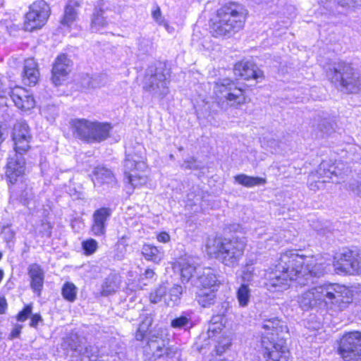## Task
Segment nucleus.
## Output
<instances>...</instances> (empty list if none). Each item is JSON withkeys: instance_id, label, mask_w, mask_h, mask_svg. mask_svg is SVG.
<instances>
[{"instance_id": "nucleus-1", "label": "nucleus", "mask_w": 361, "mask_h": 361, "mask_svg": "<svg viewBox=\"0 0 361 361\" xmlns=\"http://www.w3.org/2000/svg\"><path fill=\"white\" fill-rule=\"evenodd\" d=\"M325 268L313 257L299 255L289 250L281 254L274 269L265 274L266 288L272 293L287 290L290 283L296 281L300 286L313 283L312 278L324 274Z\"/></svg>"}, {"instance_id": "nucleus-2", "label": "nucleus", "mask_w": 361, "mask_h": 361, "mask_svg": "<svg viewBox=\"0 0 361 361\" xmlns=\"http://www.w3.org/2000/svg\"><path fill=\"white\" fill-rule=\"evenodd\" d=\"M351 300L350 290L338 283L318 286L303 292L298 297L299 306L304 311L323 308L343 310Z\"/></svg>"}, {"instance_id": "nucleus-3", "label": "nucleus", "mask_w": 361, "mask_h": 361, "mask_svg": "<svg viewBox=\"0 0 361 361\" xmlns=\"http://www.w3.org/2000/svg\"><path fill=\"white\" fill-rule=\"evenodd\" d=\"M260 352L266 361H288L290 352L286 346V338L289 335L284 322L277 318L265 319L263 322Z\"/></svg>"}, {"instance_id": "nucleus-4", "label": "nucleus", "mask_w": 361, "mask_h": 361, "mask_svg": "<svg viewBox=\"0 0 361 361\" xmlns=\"http://www.w3.org/2000/svg\"><path fill=\"white\" fill-rule=\"evenodd\" d=\"M244 237L209 238L206 244L207 254L229 267H236L242 259L246 246Z\"/></svg>"}, {"instance_id": "nucleus-5", "label": "nucleus", "mask_w": 361, "mask_h": 361, "mask_svg": "<svg viewBox=\"0 0 361 361\" xmlns=\"http://www.w3.org/2000/svg\"><path fill=\"white\" fill-rule=\"evenodd\" d=\"M247 11L241 4L230 2L217 11L216 20L212 23L213 36L230 37L244 25Z\"/></svg>"}, {"instance_id": "nucleus-6", "label": "nucleus", "mask_w": 361, "mask_h": 361, "mask_svg": "<svg viewBox=\"0 0 361 361\" xmlns=\"http://www.w3.org/2000/svg\"><path fill=\"white\" fill-rule=\"evenodd\" d=\"M326 75L341 92L355 94L361 90V74L350 63L334 62L326 69Z\"/></svg>"}, {"instance_id": "nucleus-7", "label": "nucleus", "mask_w": 361, "mask_h": 361, "mask_svg": "<svg viewBox=\"0 0 361 361\" xmlns=\"http://www.w3.org/2000/svg\"><path fill=\"white\" fill-rule=\"evenodd\" d=\"M149 326L140 322L138 329L135 333L137 341H142L147 338V343L145 347V351L151 354L154 359L159 358L166 355L167 357H173L176 349L167 348L169 343L166 338V330L161 327H154L147 334Z\"/></svg>"}, {"instance_id": "nucleus-8", "label": "nucleus", "mask_w": 361, "mask_h": 361, "mask_svg": "<svg viewBox=\"0 0 361 361\" xmlns=\"http://www.w3.org/2000/svg\"><path fill=\"white\" fill-rule=\"evenodd\" d=\"M146 157L143 146L137 143L133 149L126 148L124 161V176L126 182L131 189L141 186L147 181L146 176L140 173L146 169Z\"/></svg>"}, {"instance_id": "nucleus-9", "label": "nucleus", "mask_w": 361, "mask_h": 361, "mask_svg": "<svg viewBox=\"0 0 361 361\" xmlns=\"http://www.w3.org/2000/svg\"><path fill=\"white\" fill-rule=\"evenodd\" d=\"M73 135L87 143H99L110 135L112 126L106 122L75 118L70 121Z\"/></svg>"}, {"instance_id": "nucleus-10", "label": "nucleus", "mask_w": 361, "mask_h": 361, "mask_svg": "<svg viewBox=\"0 0 361 361\" xmlns=\"http://www.w3.org/2000/svg\"><path fill=\"white\" fill-rule=\"evenodd\" d=\"M214 92L219 102H226L230 106L236 108L247 102L244 90L228 78L219 80L214 85Z\"/></svg>"}, {"instance_id": "nucleus-11", "label": "nucleus", "mask_w": 361, "mask_h": 361, "mask_svg": "<svg viewBox=\"0 0 361 361\" xmlns=\"http://www.w3.org/2000/svg\"><path fill=\"white\" fill-rule=\"evenodd\" d=\"M169 85L163 67H150L144 79L143 90L154 97L163 99L169 93Z\"/></svg>"}, {"instance_id": "nucleus-12", "label": "nucleus", "mask_w": 361, "mask_h": 361, "mask_svg": "<svg viewBox=\"0 0 361 361\" xmlns=\"http://www.w3.org/2000/svg\"><path fill=\"white\" fill-rule=\"evenodd\" d=\"M338 353L343 361H361V332L345 334L339 341Z\"/></svg>"}, {"instance_id": "nucleus-13", "label": "nucleus", "mask_w": 361, "mask_h": 361, "mask_svg": "<svg viewBox=\"0 0 361 361\" xmlns=\"http://www.w3.org/2000/svg\"><path fill=\"white\" fill-rule=\"evenodd\" d=\"M50 13V7L45 1L38 0L32 3L25 16V30L32 32L41 28L47 21Z\"/></svg>"}, {"instance_id": "nucleus-14", "label": "nucleus", "mask_w": 361, "mask_h": 361, "mask_svg": "<svg viewBox=\"0 0 361 361\" xmlns=\"http://www.w3.org/2000/svg\"><path fill=\"white\" fill-rule=\"evenodd\" d=\"M334 267L338 274H361V255L345 250L335 257Z\"/></svg>"}, {"instance_id": "nucleus-15", "label": "nucleus", "mask_w": 361, "mask_h": 361, "mask_svg": "<svg viewBox=\"0 0 361 361\" xmlns=\"http://www.w3.org/2000/svg\"><path fill=\"white\" fill-rule=\"evenodd\" d=\"M345 173L343 164L332 163L331 161H323L319 164L317 173L319 178H324L321 183L331 181L335 183H340L339 178H343Z\"/></svg>"}, {"instance_id": "nucleus-16", "label": "nucleus", "mask_w": 361, "mask_h": 361, "mask_svg": "<svg viewBox=\"0 0 361 361\" xmlns=\"http://www.w3.org/2000/svg\"><path fill=\"white\" fill-rule=\"evenodd\" d=\"M21 155L22 154L15 152L13 157L8 158L6 176L11 183L13 184L17 182L19 178H23L25 162Z\"/></svg>"}, {"instance_id": "nucleus-17", "label": "nucleus", "mask_w": 361, "mask_h": 361, "mask_svg": "<svg viewBox=\"0 0 361 361\" xmlns=\"http://www.w3.org/2000/svg\"><path fill=\"white\" fill-rule=\"evenodd\" d=\"M219 283L216 271L210 267L199 269L195 281H192L193 286L201 289L212 290Z\"/></svg>"}, {"instance_id": "nucleus-18", "label": "nucleus", "mask_w": 361, "mask_h": 361, "mask_svg": "<svg viewBox=\"0 0 361 361\" xmlns=\"http://www.w3.org/2000/svg\"><path fill=\"white\" fill-rule=\"evenodd\" d=\"M71 60L64 54L59 55L55 60L52 68L51 80L58 86L61 85L71 71Z\"/></svg>"}, {"instance_id": "nucleus-19", "label": "nucleus", "mask_w": 361, "mask_h": 361, "mask_svg": "<svg viewBox=\"0 0 361 361\" xmlns=\"http://www.w3.org/2000/svg\"><path fill=\"white\" fill-rule=\"evenodd\" d=\"M111 215V209L102 207L94 212L91 231L95 236H102L106 233V221Z\"/></svg>"}, {"instance_id": "nucleus-20", "label": "nucleus", "mask_w": 361, "mask_h": 361, "mask_svg": "<svg viewBox=\"0 0 361 361\" xmlns=\"http://www.w3.org/2000/svg\"><path fill=\"white\" fill-rule=\"evenodd\" d=\"M234 73L237 77L244 80H258L263 78V72L250 61L237 63L234 66Z\"/></svg>"}, {"instance_id": "nucleus-21", "label": "nucleus", "mask_w": 361, "mask_h": 361, "mask_svg": "<svg viewBox=\"0 0 361 361\" xmlns=\"http://www.w3.org/2000/svg\"><path fill=\"white\" fill-rule=\"evenodd\" d=\"M62 345L73 352V355L89 357V352H92V346H87L85 339L77 334H72L66 337Z\"/></svg>"}, {"instance_id": "nucleus-22", "label": "nucleus", "mask_w": 361, "mask_h": 361, "mask_svg": "<svg viewBox=\"0 0 361 361\" xmlns=\"http://www.w3.org/2000/svg\"><path fill=\"white\" fill-rule=\"evenodd\" d=\"M9 94L15 105L22 110H29L35 106L33 97L24 88L16 87Z\"/></svg>"}, {"instance_id": "nucleus-23", "label": "nucleus", "mask_w": 361, "mask_h": 361, "mask_svg": "<svg viewBox=\"0 0 361 361\" xmlns=\"http://www.w3.org/2000/svg\"><path fill=\"white\" fill-rule=\"evenodd\" d=\"M108 10L104 0H99L94 6V11L92 15L90 27L92 32H97L108 25L106 17L104 16L106 11Z\"/></svg>"}, {"instance_id": "nucleus-24", "label": "nucleus", "mask_w": 361, "mask_h": 361, "mask_svg": "<svg viewBox=\"0 0 361 361\" xmlns=\"http://www.w3.org/2000/svg\"><path fill=\"white\" fill-rule=\"evenodd\" d=\"M178 265L180 271V278L182 281L188 282L195 281V274L198 275V270L201 267H197L194 259L191 257H184L179 259Z\"/></svg>"}, {"instance_id": "nucleus-25", "label": "nucleus", "mask_w": 361, "mask_h": 361, "mask_svg": "<svg viewBox=\"0 0 361 361\" xmlns=\"http://www.w3.org/2000/svg\"><path fill=\"white\" fill-rule=\"evenodd\" d=\"M28 275L30 278L31 288L39 295L44 285V271L39 264H32L28 267Z\"/></svg>"}, {"instance_id": "nucleus-26", "label": "nucleus", "mask_w": 361, "mask_h": 361, "mask_svg": "<svg viewBox=\"0 0 361 361\" xmlns=\"http://www.w3.org/2000/svg\"><path fill=\"white\" fill-rule=\"evenodd\" d=\"M92 173V180L95 185L103 184L113 185L116 183V179L113 172L103 166L95 167Z\"/></svg>"}, {"instance_id": "nucleus-27", "label": "nucleus", "mask_w": 361, "mask_h": 361, "mask_svg": "<svg viewBox=\"0 0 361 361\" xmlns=\"http://www.w3.org/2000/svg\"><path fill=\"white\" fill-rule=\"evenodd\" d=\"M39 71L37 63L33 59H27L25 61L23 80L25 84L34 85L37 83Z\"/></svg>"}, {"instance_id": "nucleus-28", "label": "nucleus", "mask_w": 361, "mask_h": 361, "mask_svg": "<svg viewBox=\"0 0 361 361\" xmlns=\"http://www.w3.org/2000/svg\"><path fill=\"white\" fill-rule=\"evenodd\" d=\"M80 3L76 0H71L65 7L64 14L61 23L63 25L69 27L76 20L78 16V8Z\"/></svg>"}, {"instance_id": "nucleus-29", "label": "nucleus", "mask_w": 361, "mask_h": 361, "mask_svg": "<svg viewBox=\"0 0 361 361\" xmlns=\"http://www.w3.org/2000/svg\"><path fill=\"white\" fill-rule=\"evenodd\" d=\"M20 130L13 128V140L15 145V152L19 154L25 153L30 148V142L32 138L24 137V135H20Z\"/></svg>"}, {"instance_id": "nucleus-30", "label": "nucleus", "mask_w": 361, "mask_h": 361, "mask_svg": "<svg viewBox=\"0 0 361 361\" xmlns=\"http://www.w3.org/2000/svg\"><path fill=\"white\" fill-rule=\"evenodd\" d=\"M121 283L120 276L116 274H110L102 286V294L109 295L115 293Z\"/></svg>"}, {"instance_id": "nucleus-31", "label": "nucleus", "mask_w": 361, "mask_h": 361, "mask_svg": "<svg viewBox=\"0 0 361 361\" xmlns=\"http://www.w3.org/2000/svg\"><path fill=\"white\" fill-rule=\"evenodd\" d=\"M192 325V313L189 312H183L171 322V326L176 329L187 330L190 329Z\"/></svg>"}, {"instance_id": "nucleus-32", "label": "nucleus", "mask_w": 361, "mask_h": 361, "mask_svg": "<svg viewBox=\"0 0 361 361\" xmlns=\"http://www.w3.org/2000/svg\"><path fill=\"white\" fill-rule=\"evenodd\" d=\"M142 253L147 260L152 261L154 263H159L164 257L162 252H161L157 247L150 244H145L143 245L142 248Z\"/></svg>"}, {"instance_id": "nucleus-33", "label": "nucleus", "mask_w": 361, "mask_h": 361, "mask_svg": "<svg viewBox=\"0 0 361 361\" xmlns=\"http://www.w3.org/2000/svg\"><path fill=\"white\" fill-rule=\"evenodd\" d=\"M236 298L240 307L248 305L251 298V289L248 283H242L236 292Z\"/></svg>"}, {"instance_id": "nucleus-34", "label": "nucleus", "mask_w": 361, "mask_h": 361, "mask_svg": "<svg viewBox=\"0 0 361 361\" xmlns=\"http://www.w3.org/2000/svg\"><path fill=\"white\" fill-rule=\"evenodd\" d=\"M183 293V288L180 285H174L166 295L164 302L167 306L173 307L177 305Z\"/></svg>"}, {"instance_id": "nucleus-35", "label": "nucleus", "mask_w": 361, "mask_h": 361, "mask_svg": "<svg viewBox=\"0 0 361 361\" xmlns=\"http://www.w3.org/2000/svg\"><path fill=\"white\" fill-rule=\"evenodd\" d=\"M234 178L235 182L247 188L263 185L266 183V180L263 178L252 177L245 174L237 175Z\"/></svg>"}, {"instance_id": "nucleus-36", "label": "nucleus", "mask_w": 361, "mask_h": 361, "mask_svg": "<svg viewBox=\"0 0 361 361\" xmlns=\"http://www.w3.org/2000/svg\"><path fill=\"white\" fill-rule=\"evenodd\" d=\"M216 293L214 290L201 289L197 293V302L203 307H207L214 302Z\"/></svg>"}, {"instance_id": "nucleus-37", "label": "nucleus", "mask_w": 361, "mask_h": 361, "mask_svg": "<svg viewBox=\"0 0 361 361\" xmlns=\"http://www.w3.org/2000/svg\"><path fill=\"white\" fill-rule=\"evenodd\" d=\"M152 16L154 20L160 26L164 27L165 30L170 34L173 33L174 28L169 25L164 17L162 16L159 6H156L152 11Z\"/></svg>"}, {"instance_id": "nucleus-38", "label": "nucleus", "mask_w": 361, "mask_h": 361, "mask_svg": "<svg viewBox=\"0 0 361 361\" xmlns=\"http://www.w3.org/2000/svg\"><path fill=\"white\" fill-rule=\"evenodd\" d=\"M61 293L64 299L73 302L76 298L77 288L73 283L66 282L63 286Z\"/></svg>"}, {"instance_id": "nucleus-39", "label": "nucleus", "mask_w": 361, "mask_h": 361, "mask_svg": "<svg viewBox=\"0 0 361 361\" xmlns=\"http://www.w3.org/2000/svg\"><path fill=\"white\" fill-rule=\"evenodd\" d=\"M216 307L219 308L217 314L212 316L210 320V323L223 324L224 317L228 307V302H224L219 305Z\"/></svg>"}, {"instance_id": "nucleus-40", "label": "nucleus", "mask_w": 361, "mask_h": 361, "mask_svg": "<svg viewBox=\"0 0 361 361\" xmlns=\"http://www.w3.org/2000/svg\"><path fill=\"white\" fill-rule=\"evenodd\" d=\"M137 47L142 54H150L153 49V43L149 39L141 37L138 39Z\"/></svg>"}, {"instance_id": "nucleus-41", "label": "nucleus", "mask_w": 361, "mask_h": 361, "mask_svg": "<svg viewBox=\"0 0 361 361\" xmlns=\"http://www.w3.org/2000/svg\"><path fill=\"white\" fill-rule=\"evenodd\" d=\"M166 288L164 286H160L154 292L150 294L149 300L152 303H158L163 297L166 298Z\"/></svg>"}, {"instance_id": "nucleus-42", "label": "nucleus", "mask_w": 361, "mask_h": 361, "mask_svg": "<svg viewBox=\"0 0 361 361\" xmlns=\"http://www.w3.org/2000/svg\"><path fill=\"white\" fill-rule=\"evenodd\" d=\"M108 82V78L105 74L92 75L91 88H99Z\"/></svg>"}, {"instance_id": "nucleus-43", "label": "nucleus", "mask_w": 361, "mask_h": 361, "mask_svg": "<svg viewBox=\"0 0 361 361\" xmlns=\"http://www.w3.org/2000/svg\"><path fill=\"white\" fill-rule=\"evenodd\" d=\"M125 237L123 236L116 245V253L114 258L118 260H121L124 258L126 252V244L124 241Z\"/></svg>"}, {"instance_id": "nucleus-44", "label": "nucleus", "mask_w": 361, "mask_h": 361, "mask_svg": "<svg viewBox=\"0 0 361 361\" xmlns=\"http://www.w3.org/2000/svg\"><path fill=\"white\" fill-rule=\"evenodd\" d=\"M82 247L85 254L92 255L97 250L98 247V243L95 240L90 238L83 241L82 243Z\"/></svg>"}, {"instance_id": "nucleus-45", "label": "nucleus", "mask_w": 361, "mask_h": 361, "mask_svg": "<svg viewBox=\"0 0 361 361\" xmlns=\"http://www.w3.org/2000/svg\"><path fill=\"white\" fill-rule=\"evenodd\" d=\"M254 276L255 268L251 265H247L243 271L242 283H248L250 285L253 281Z\"/></svg>"}, {"instance_id": "nucleus-46", "label": "nucleus", "mask_w": 361, "mask_h": 361, "mask_svg": "<svg viewBox=\"0 0 361 361\" xmlns=\"http://www.w3.org/2000/svg\"><path fill=\"white\" fill-rule=\"evenodd\" d=\"M18 128L20 130V135H24V137L32 138L30 133V129L27 124L25 122H18L14 125L13 128Z\"/></svg>"}, {"instance_id": "nucleus-47", "label": "nucleus", "mask_w": 361, "mask_h": 361, "mask_svg": "<svg viewBox=\"0 0 361 361\" xmlns=\"http://www.w3.org/2000/svg\"><path fill=\"white\" fill-rule=\"evenodd\" d=\"M349 188L355 195L361 197V175L350 183Z\"/></svg>"}, {"instance_id": "nucleus-48", "label": "nucleus", "mask_w": 361, "mask_h": 361, "mask_svg": "<svg viewBox=\"0 0 361 361\" xmlns=\"http://www.w3.org/2000/svg\"><path fill=\"white\" fill-rule=\"evenodd\" d=\"M32 306L26 305L17 315V320L19 322L25 321L32 314Z\"/></svg>"}, {"instance_id": "nucleus-49", "label": "nucleus", "mask_w": 361, "mask_h": 361, "mask_svg": "<svg viewBox=\"0 0 361 361\" xmlns=\"http://www.w3.org/2000/svg\"><path fill=\"white\" fill-rule=\"evenodd\" d=\"M223 329V324H211L209 323L207 334L209 338H212L216 334H219Z\"/></svg>"}, {"instance_id": "nucleus-50", "label": "nucleus", "mask_w": 361, "mask_h": 361, "mask_svg": "<svg viewBox=\"0 0 361 361\" xmlns=\"http://www.w3.org/2000/svg\"><path fill=\"white\" fill-rule=\"evenodd\" d=\"M181 167L183 169H197L198 165L197 164L196 160L193 158L184 161L182 164Z\"/></svg>"}, {"instance_id": "nucleus-51", "label": "nucleus", "mask_w": 361, "mask_h": 361, "mask_svg": "<svg viewBox=\"0 0 361 361\" xmlns=\"http://www.w3.org/2000/svg\"><path fill=\"white\" fill-rule=\"evenodd\" d=\"M2 233L6 243L12 241L14 238L15 233L9 227H4Z\"/></svg>"}, {"instance_id": "nucleus-52", "label": "nucleus", "mask_w": 361, "mask_h": 361, "mask_svg": "<svg viewBox=\"0 0 361 361\" xmlns=\"http://www.w3.org/2000/svg\"><path fill=\"white\" fill-rule=\"evenodd\" d=\"M80 84L85 88H91L92 75L85 74L81 76Z\"/></svg>"}, {"instance_id": "nucleus-53", "label": "nucleus", "mask_w": 361, "mask_h": 361, "mask_svg": "<svg viewBox=\"0 0 361 361\" xmlns=\"http://www.w3.org/2000/svg\"><path fill=\"white\" fill-rule=\"evenodd\" d=\"M43 319L39 314H35L30 317V326L33 328H37L39 322H42Z\"/></svg>"}, {"instance_id": "nucleus-54", "label": "nucleus", "mask_w": 361, "mask_h": 361, "mask_svg": "<svg viewBox=\"0 0 361 361\" xmlns=\"http://www.w3.org/2000/svg\"><path fill=\"white\" fill-rule=\"evenodd\" d=\"M140 322L150 326L153 322V317L151 314L143 313L140 314Z\"/></svg>"}, {"instance_id": "nucleus-55", "label": "nucleus", "mask_w": 361, "mask_h": 361, "mask_svg": "<svg viewBox=\"0 0 361 361\" xmlns=\"http://www.w3.org/2000/svg\"><path fill=\"white\" fill-rule=\"evenodd\" d=\"M155 276V273L153 269H147L145 270V273L141 275V279L144 281L146 280H151L154 278Z\"/></svg>"}, {"instance_id": "nucleus-56", "label": "nucleus", "mask_w": 361, "mask_h": 361, "mask_svg": "<svg viewBox=\"0 0 361 361\" xmlns=\"http://www.w3.org/2000/svg\"><path fill=\"white\" fill-rule=\"evenodd\" d=\"M157 240L161 243H167L170 240V236L166 232H161L157 235Z\"/></svg>"}, {"instance_id": "nucleus-57", "label": "nucleus", "mask_w": 361, "mask_h": 361, "mask_svg": "<svg viewBox=\"0 0 361 361\" xmlns=\"http://www.w3.org/2000/svg\"><path fill=\"white\" fill-rule=\"evenodd\" d=\"M33 197V193L31 191V189L27 191L26 189L21 194V198L24 200L25 202H28L30 200H32Z\"/></svg>"}, {"instance_id": "nucleus-58", "label": "nucleus", "mask_w": 361, "mask_h": 361, "mask_svg": "<svg viewBox=\"0 0 361 361\" xmlns=\"http://www.w3.org/2000/svg\"><path fill=\"white\" fill-rule=\"evenodd\" d=\"M22 326L20 325L16 326L11 331L10 337L11 339L17 338L21 331Z\"/></svg>"}, {"instance_id": "nucleus-59", "label": "nucleus", "mask_w": 361, "mask_h": 361, "mask_svg": "<svg viewBox=\"0 0 361 361\" xmlns=\"http://www.w3.org/2000/svg\"><path fill=\"white\" fill-rule=\"evenodd\" d=\"M6 308L7 303L6 299L0 297V314H4Z\"/></svg>"}, {"instance_id": "nucleus-60", "label": "nucleus", "mask_w": 361, "mask_h": 361, "mask_svg": "<svg viewBox=\"0 0 361 361\" xmlns=\"http://www.w3.org/2000/svg\"><path fill=\"white\" fill-rule=\"evenodd\" d=\"M326 123H328V122L324 119L322 124L321 130L328 133L329 128L326 127Z\"/></svg>"}, {"instance_id": "nucleus-61", "label": "nucleus", "mask_w": 361, "mask_h": 361, "mask_svg": "<svg viewBox=\"0 0 361 361\" xmlns=\"http://www.w3.org/2000/svg\"><path fill=\"white\" fill-rule=\"evenodd\" d=\"M91 352H89V357L88 359H89V361H104L103 360L100 359V358H98L97 357H95V358L92 359V354H90Z\"/></svg>"}, {"instance_id": "nucleus-62", "label": "nucleus", "mask_w": 361, "mask_h": 361, "mask_svg": "<svg viewBox=\"0 0 361 361\" xmlns=\"http://www.w3.org/2000/svg\"><path fill=\"white\" fill-rule=\"evenodd\" d=\"M5 137H4V133L2 132L1 126L0 125V145L4 141Z\"/></svg>"}, {"instance_id": "nucleus-63", "label": "nucleus", "mask_w": 361, "mask_h": 361, "mask_svg": "<svg viewBox=\"0 0 361 361\" xmlns=\"http://www.w3.org/2000/svg\"><path fill=\"white\" fill-rule=\"evenodd\" d=\"M6 92V91L4 89L3 84L0 80V95H1L2 94H5Z\"/></svg>"}, {"instance_id": "nucleus-64", "label": "nucleus", "mask_w": 361, "mask_h": 361, "mask_svg": "<svg viewBox=\"0 0 361 361\" xmlns=\"http://www.w3.org/2000/svg\"><path fill=\"white\" fill-rule=\"evenodd\" d=\"M355 6H361V0H353Z\"/></svg>"}]
</instances>
